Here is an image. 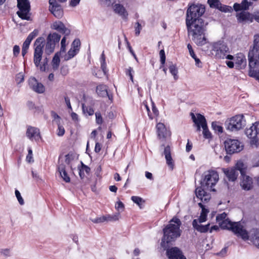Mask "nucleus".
I'll return each instance as SVG.
<instances>
[{"label": "nucleus", "mask_w": 259, "mask_h": 259, "mask_svg": "<svg viewBox=\"0 0 259 259\" xmlns=\"http://www.w3.org/2000/svg\"><path fill=\"white\" fill-rule=\"evenodd\" d=\"M71 155L70 154H67L65 156V163L66 164H69L71 160Z\"/></svg>", "instance_id": "nucleus-63"}, {"label": "nucleus", "mask_w": 259, "mask_h": 259, "mask_svg": "<svg viewBox=\"0 0 259 259\" xmlns=\"http://www.w3.org/2000/svg\"><path fill=\"white\" fill-rule=\"evenodd\" d=\"M61 55L60 53H56L52 61V66L53 69L55 71L58 70L60 63V56Z\"/></svg>", "instance_id": "nucleus-34"}, {"label": "nucleus", "mask_w": 259, "mask_h": 259, "mask_svg": "<svg viewBox=\"0 0 259 259\" xmlns=\"http://www.w3.org/2000/svg\"><path fill=\"white\" fill-rule=\"evenodd\" d=\"M222 171L229 181L235 182L238 176V172L234 167L224 168Z\"/></svg>", "instance_id": "nucleus-19"}, {"label": "nucleus", "mask_w": 259, "mask_h": 259, "mask_svg": "<svg viewBox=\"0 0 259 259\" xmlns=\"http://www.w3.org/2000/svg\"><path fill=\"white\" fill-rule=\"evenodd\" d=\"M51 28L60 33L65 34V35H68L70 32L69 29L66 28L62 22L59 21L54 22L51 26Z\"/></svg>", "instance_id": "nucleus-23"}, {"label": "nucleus", "mask_w": 259, "mask_h": 259, "mask_svg": "<svg viewBox=\"0 0 259 259\" xmlns=\"http://www.w3.org/2000/svg\"><path fill=\"white\" fill-rule=\"evenodd\" d=\"M80 45V40L78 39H75L72 42L71 48H74L77 51H79V47Z\"/></svg>", "instance_id": "nucleus-48"}, {"label": "nucleus", "mask_w": 259, "mask_h": 259, "mask_svg": "<svg viewBox=\"0 0 259 259\" xmlns=\"http://www.w3.org/2000/svg\"><path fill=\"white\" fill-rule=\"evenodd\" d=\"M205 10L204 6L201 4L191 5L187 10L186 22L202 19L200 17L204 13Z\"/></svg>", "instance_id": "nucleus-8"}, {"label": "nucleus", "mask_w": 259, "mask_h": 259, "mask_svg": "<svg viewBox=\"0 0 259 259\" xmlns=\"http://www.w3.org/2000/svg\"><path fill=\"white\" fill-rule=\"evenodd\" d=\"M96 92L99 96L105 97L108 95L107 87L105 85H99L97 87Z\"/></svg>", "instance_id": "nucleus-35"}, {"label": "nucleus", "mask_w": 259, "mask_h": 259, "mask_svg": "<svg viewBox=\"0 0 259 259\" xmlns=\"http://www.w3.org/2000/svg\"><path fill=\"white\" fill-rule=\"evenodd\" d=\"M131 199L134 202L137 204L139 206L144 202L142 198L138 196H132Z\"/></svg>", "instance_id": "nucleus-49"}, {"label": "nucleus", "mask_w": 259, "mask_h": 259, "mask_svg": "<svg viewBox=\"0 0 259 259\" xmlns=\"http://www.w3.org/2000/svg\"><path fill=\"white\" fill-rule=\"evenodd\" d=\"M208 3L211 8H215L218 9L222 5L219 0H208Z\"/></svg>", "instance_id": "nucleus-39"}, {"label": "nucleus", "mask_w": 259, "mask_h": 259, "mask_svg": "<svg viewBox=\"0 0 259 259\" xmlns=\"http://www.w3.org/2000/svg\"><path fill=\"white\" fill-rule=\"evenodd\" d=\"M105 221H107V217H105V216H103V217H100V218H97V219H95L92 220V221L95 223H101L104 222Z\"/></svg>", "instance_id": "nucleus-55"}, {"label": "nucleus", "mask_w": 259, "mask_h": 259, "mask_svg": "<svg viewBox=\"0 0 259 259\" xmlns=\"http://www.w3.org/2000/svg\"><path fill=\"white\" fill-rule=\"evenodd\" d=\"M225 149L228 153L233 154L241 151L243 145L238 140L229 139L224 142Z\"/></svg>", "instance_id": "nucleus-14"}, {"label": "nucleus", "mask_w": 259, "mask_h": 259, "mask_svg": "<svg viewBox=\"0 0 259 259\" xmlns=\"http://www.w3.org/2000/svg\"><path fill=\"white\" fill-rule=\"evenodd\" d=\"M37 34L38 31L36 30H34L33 31L31 32L24 42L22 49L28 50L31 41L37 35Z\"/></svg>", "instance_id": "nucleus-30"}, {"label": "nucleus", "mask_w": 259, "mask_h": 259, "mask_svg": "<svg viewBox=\"0 0 259 259\" xmlns=\"http://www.w3.org/2000/svg\"><path fill=\"white\" fill-rule=\"evenodd\" d=\"M234 167L236 169V170L240 171L241 176L245 175L246 173L247 165L241 160L238 161Z\"/></svg>", "instance_id": "nucleus-31"}, {"label": "nucleus", "mask_w": 259, "mask_h": 259, "mask_svg": "<svg viewBox=\"0 0 259 259\" xmlns=\"http://www.w3.org/2000/svg\"><path fill=\"white\" fill-rule=\"evenodd\" d=\"M227 213L225 212L218 214L216 218L217 221L219 224H220V222H223L225 220H227Z\"/></svg>", "instance_id": "nucleus-46"}, {"label": "nucleus", "mask_w": 259, "mask_h": 259, "mask_svg": "<svg viewBox=\"0 0 259 259\" xmlns=\"http://www.w3.org/2000/svg\"><path fill=\"white\" fill-rule=\"evenodd\" d=\"M187 48L189 52V54L192 58L195 57L196 55L193 51L192 47L190 44H188Z\"/></svg>", "instance_id": "nucleus-58"}, {"label": "nucleus", "mask_w": 259, "mask_h": 259, "mask_svg": "<svg viewBox=\"0 0 259 259\" xmlns=\"http://www.w3.org/2000/svg\"><path fill=\"white\" fill-rule=\"evenodd\" d=\"M114 11L123 18H125L127 16V13L124 7L121 4H116L114 6Z\"/></svg>", "instance_id": "nucleus-32"}, {"label": "nucleus", "mask_w": 259, "mask_h": 259, "mask_svg": "<svg viewBox=\"0 0 259 259\" xmlns=\"http://www.w3.org/2000/svg\"><path fill=\"white\" fill-rule=\"evenodd\" d=\"M96 115V121L97 124H101L103 122L102 117L101 114L100 112H96L95 113Z\"/></svg>", "instance_id": "nucleus-53"}, {"label": "nucleus", "mask_w": 259, "mask_h": 259, "mask_svg": "<svg viewBox=\"0 0 259 259\" xmlns=\"http://www.w3.org/2000/svg\"><path fill=\"white\" fill-rule=\"evenodd\" d=\"M120 218V213L117 212L112 215H108L107 217V221H118Z\"/></svg>", "instance_id": "nucleus-47"}, {"label": "nucleus", "mask_w": 259, "mask_h": 259, "mask_svg": "<svg viewBox=\"0 0 259 259\" xmlns=\"http://www.w3.org/2000/svg\"><path fill=\"white\" fill-rule=\"evenodd\" d=\"M198 205L201 208V212L199 218L197 219L199 223L205 222L206 221L207 214L209 212V210L204 207V206L201 202L198 203Z\"/></svg>", "instance_id": "nucleus-33"}, {"label": "nucleus", "mask_w": 259, "mask_h": 259, "mask_svg": "<svg viewBox=\"0 0 259 259\" xmlns=\"http://www.w3.org/2000/svg\"><path fill=\"white\" fill-rule=\"evenodd\" d=\"M49 10L56 18L59 19L62 17L63 11L61 6L57 3L55 0H49Z\"/></svg>", "instance_id": "nucleus-15"}, {"label": "nucleus", "mask_w": 259, "mask_h": 259, "mask_svg": "<svg viewBox=\"0 0 259 259\" xmlns=\"http://www.w3.org/2000/svg\"><path fill=\"white\" fill-rule=\"evenodd\" d=\"M136 25L137 26V27H136V29H135V33H136V35H139L140 33V31H141V30L142 29V26H141V24L139 22H137L136 23Z\"/></svg>", "instance_id": "nucleus-59"}, {"label": "nucleus", "mask_w": 259, "mask_h": 259, "mask_svg": "<svg viewBox=\"0 0 259 259\" xmlns=\"http://www.w3.org/2000/svg\"><path fill=\"white\" fill-rule=\"evenodd\" d=\"M219 225L221 228L231 231L236 235L241 237L244 240H247L248 239V234L247 231L240 222H232L227 219V220L220 222Z\"/></svg>", "instance_id": "nucleus-3"}, {"label": "nucleus", "mask_w": 259, "mask_h": 259, "mask_svg": "<svg viewBox=\"0 0 259 259\" xmlns=\"http://www.w3.org/2000/svg\"><path fill=\"white\" fill-rule=\"evenodd\" d=\"M65 102L67 106V107L70 109L72 110V107L70 104V99L68 97H65Z\"/></svg>", "instance_id": "nucleus-62"}, {"label": "nucleus", "mask_w": 259, "mask_h": 259, "mask_svg": "<svg viewBox=\"0 0 259 259\" xmlns=\"http://www.w3.org/2000/svg\"><path fill=\"white\" fill-rule=\"evenodd\" d=\"M44 42V38L40 37L35 40L34 44V52L33 62L36 67L39 66L40 70L42 71H46V64H47L48 62L47 58H46L45 59L46 60V63L44 62L42 65L40 64L42 59Z\"/></svg>", "instance_id": "nucleus-5"}, {"label": "nucleus", "mask_w": 259, "mask_h": 259, "mask_svg": "<svg viewBox=\"0 0 259 259\" xmlns=\"http://www.w3.org/2000/svg\"><path fill=\"white\" fill-rule=\"evenodd\" d=\"M28 153L26 156V161L29 162H32L33 161V157H32V151L31 149L28 150Z\"/></svg>", "instance_id": "nucleus-54"}, {"label": "nucleus", "mask_w": 259, "mask_h": 259, "mask_svg": "<svg viewBox=\"0 0 259 259\" xmlns=\"http://www.w3.org/2000/svg\"><path fill=\"white\" fill-rule=\"evenodd\" d=\"M20 52V48L18 46L15 45L13 48V54L15 56H17Z\"/></svg>", "instance_id": "nucleus-60"}, {"label": "nucleus", "mask_w": 259, "mask_h": 259, "mask_svg": "<svg viewBox=\"0 0 259 259\" xmlns=\"http://www.w3.org/2000/svg\"><path fill=\"white\" fill-rule=\"evenodd\" d=\"M190 115L193 121L195 123V125L197 126V130L198 131H200L201 127L203 129V135L204 137L206 139L210 138L211 133L208 129L205 117L199 113L195 114L192 112L190 113Z\"/></svg>", "instance_id": "nucleus-7"}, {"label": "nucleus", "mask_w": 259, "mask_h": 259, "mask_svg": "<svg viewBox=\"0 0 259 259\" xmlns=\"http://www.w3.org/2000/svg\"><path fill=\"white\" fill-rule=\"evenodd\" d=\"M156 130L158 137L162 141L165 140L170 136V132L166 129L162 123L159 122L157 124Z\"/></svg>", "instance_id": "nucleus-17"}, {"label": "nucleus", "mask_w": 259, "mask_h": 259, "mask_svg": "<svg viewBox=\"0 0 259 259\" xmlns=\"http://www.w3.org/2000/svg\"><path fill=\"white\" fill-rule=\"evenodd\" d=\"M250 239L252 244L259 248V230L252 229L248 235V239Z\"/></svg>", "instance_id": "nucleus-26"}, {"label": "nucleus", "mask_w": 259, "mask_h": 259, "mask_svg": "<svg viewBox=\"0 0 259 259\" xmlns=\"http://www.w3.org/2000/svg\"><path fill=\"white\" fill-rule=\"evenodd\" d=\"M245 134L250 139V144L253 148H257L258 146V135L259 134V122H255L248 128H246Z\"/></svg>", "instance_id": "nucleus-11"}, {"label": "nucleus", "mask_w": 259, "mask_h": 259, "mask_svg": "<svg viewBox=\"0 0 259 259\" xmlns=\"http://www.w3.org/2000/svg\"><path fill=\"white\" fill-rule=\"evenodd\" d=\"M26 135L27 137L31 141L36 142L40 139L39 130L35 127L28 126Z\"/></svg>", "instance_id": "nucleus-16"}, {"label": "nucleus", "mask_w": 259, "mask_h": 259, "mask_svg": "<svg viewBox=\"0 0 259 259\" xmlns=\"http://www.w3.org/2000/svg\"><path fill=\"white\" fill-rule=\"evenodd\" d=\"M237 17L240 22H252L253 20V15L245 11L238 14Z\"/></svg>", "instance_id": "nucleus-25"}, {"label": "nucleus", "mask_w": 259, "mask_h": 259, "mask_svg": "<svg viewBox=\"0 0 259 259\" xmlns=\"http://www.w3.org/2000/svg\"><path fill=\"white\" fill-rule=\"evenodd\" d=\"M78 51L74 48H71L67 54H65L63 56L64 59L66 61L69 60L72 58L77 53Z\"/></svg>", "instance_id": "nucleus-36"}, {"label": "nucleus", "mask_w": 259, "mask_h": 259, "mask_svg": "<svg viewBox=\"0 0 259 259\" xmlns=\"http://www.w3.org/2000/svg\"><path fill=\"white\" fill-rule=\"evenodd\" d=\"M240 186L245 191H249L253 188L252 178L246 174L241 176Z\"/></svg>", "instance_id": "nucleus-18"}, {"label": "nucleus", "mask_w": 259, "mask_h": 259, "mask_svg": "<svg viewBox=\"0 0 259 259\" xmlns=\"http://www.w3.org/2000/svg\"><path fill=\"white\" fill-rule=\"evenodd\" d=\"M30 87L35 92L42 93L45 92V88L42 84L37 82L34 77H31L29 79Z\"/></svg>", "instance_id": "nucleus-20"}, {"label": "nucleus", "mask_w": 259, "mask_h": 259, "mask_svg": "<svg viewBox=\"0 0 259 259\" xmlns=\"http://www.w3.org/2000/svg\"><path fill=\"white\" fill-rule=\"evenodd\" d=\"M101 68L104 74L106 73V65L105 63V56L104 52L101 55Z\"/></svg>", "instance_id": "nucleus-42"}, {"label": "nucleus", "mask_w": 259, "mask_h": 259, "mask_svg": "<svg viewBox=\"0 0 259 259\" xmlns=\"http://www.w3.org/2000/svg\"><path fill=\"white\" fill-rule=\"evenodd\" d=\"M249 70L259 67V34L254 35L253 47L248 54Z\"/></svg>", "instance_id": "nucleus-4"}, {"label": "nucleus", "mask_w": 259, "mask_h": 259, "mask_svg": "<svg viewBox=\"0 0 259 259\" xmlns=\"http://www.w3.org/2000/svg\"><path fill=\"white\" fill-rule=\"evenodd\" d=\"M61 38V35L54 32L50 33L47 38V42L45 47V53L50 55L55 50L56 44H58Z\"/></svg>", "instance_id": "nucleus-13"}, {"label": "nucleus", "mask_w": 259, "mask_h": 259, "mask_svg": "<svg viewBox=\"0 0 259 259\" xmlns=\"http://www.w3.org/2000/svg\"><path fill=\"white\" fill-rule=\"evenodd\" d=\"M159 55H160V58L161 63L163 65L165 63V59H166L165 53H164V51L163 50H161L160 51Z\"/></svg>", "instance_id": "nucleus-52"}, {"label": "nucleus", "mask_w": 259, "mask_h": 259, "mask_svg": "<svg viewBox=\"0 0 259 259\" xmlns=\"http://www.w3.org/2000/svg\"><path fill=\"white\" fill-rule=\"evenodd\" d=\"M102 145L99 142H96L95 147V151L96 153H99L101 150Z\"/></svg>", "instance_id": "nucleus-61"}, {"label": "nucleus", "mask_w": 259, "mask_h": 259, "mask_svg": "<svg viewBox=\"0 0 259 259\" xmlns=\"http://www.w3.org/2000/svg\"><path fill=\"white\" fill-rule=\"evenodd\" d=\"M207 24V23H205L203 19L186 22L188 35L191 37L192 40L198 46H202L207 42L205 36Z\"/></svg>", "instance_id": "nucleus-1"}, {"label": "nucleus", "mask_w": 259, "mask_h": 259, "mask_svg": "<svg viewBox=\"0 0 259 259\" xmlns=\"http://www.w3.org/2000/svg\"><path fill=\"white\" fill-rule=\"evenodd\" d=\"M57 124L58 125L57 135L59 137L63 136L65 133V129L64 127L61 124V122L57 123Z\"/></svg>", "instance_id": "nucleus-44"}, {"label": "nucleus", "mask_w": 259, "mask_h": 259, "mask_svg": "<svg viewBox=\"0 0 259 259\" xmlns=\"http://www.w3.org/2000/svg\"><path fill=\"white\" fill-rule=\"evenodd\" d=\"M58 171L60 173L61 177L64 181L68 183L70 182V178L68 176L65 168V164L63 163L62 160L60 159L59 160V165L58 167Z\"/></svg>", "instance_id": "nucleus-27"}, {"label": "nucleus", "mask_w": 259, "mask_h": 259, "mask_svg": "<svg viewBox=\"0 0 259 259\" xmlns=\"http://www.w3.org/2000/svg\"><path fill=\"white\" fill-rule=\"evenodd\" d=\"M163 154L169 168L170 170H172L174 168V162L171 156V151L169 146H167L164 148Z\"/></svg>", "instance_id": "nucleus-24"}, {"label": "nucleus", "mask_w": 259, "mask_h": 259, "mask_svg": "<svg viewBox=\"0 0 259 259\" xmlns=\"http://www.w3.org/2000/svg\"><path fill=\"white\" fill-rule=\"evenodd\" d=\"M213 50L215 52V56L220 59H227L233 60L234 57L228 54L230 53V49L228 46L223 42L218 41L213 44Z\"/></svg>", "instance_id": "nucleus-9"}, {"label": "nucleus", "mask_w": 259, "mask_h": 259, "mask_svg": "<svg viewBox=\"0 0 259 259\" xmlns=\"http://www.w3.org/2000/svg\"><path fill=\"white\" fill-rule=\"evenodd\" d=\"M181 222L180 220L176 218H173L169 224L163 229V237L162 240V245L164 246L165 243L174 241L181 235L180 229Z\"/></svg>", "instance_id": "nucleus-2"}, {"label": "nucleus", "mask_w": 259, "mask_h": 259, "mask_svg": "<svg viewBox=\"0 0 259 259\" xmlns=\"http://www.w3.org/2000/svg\"><path fill=\"white\" fill-rule=\"evenodd\" d=\"M115 207V209L118 211V212L120 213V212L123 211L124 205L121 201H118L116 203Z\"/></svg>", "instance_id": "nucleus-43"}, {"label": "nucleus", "mask_w": 259, "mask_h": 259, "mask_svg": "<svg viewBox=\"0 0 259 259\" xmlns=\"http://www.w3.org/2000/svg\"><path fill=\"white\" fill-rule=\"evenodd\" d=\"M78 168L79 170V174L81 179H83L85 177L84 172L89 174L90 171V168L82 162L81 167Z\"/></svg>", "instance_id": "nucleus-37"}, {"label": "nucleus", "mask_w": 259, "mask_h": 259, "mask_svg": "<svg viewBox=\"0 0 259 259\" xmlns=\"http://www.w3.org/2000/svg\"><path fill=\"white\" fill-rule=\"evenodd\" d=\"M212 128L220 133H222L223 132V127L219 125L216 122H213L211 124Z\"/></svg>", "instance_id": "nucleus-45"}, {"label": "nucleus", "mask_w": 259, "mask_h": 259, "mask_svg": "<svg viewBox=\"0 0 259 259\" xmlns=\"http://www.w3.org/2000/svg\"><path fill=\"white\" fill-rule=\"evenodd\" d=\"M219 180L218 173L213 170H209L205 171L203 174L202 185L207 189L214 191L212 187L216 185Z\"/></svg>", "instance_id": "nucleus-10"}, {"label": "nucleus", "mask_w": 259, "mask_h": 259, "mask_svg": "<svg viewBox=\"0 0 259 259\" xmlns=\"http://www.w3.org/2000/svg\"><path fill=\"white\" fill-rule=\"evenodd\" d=\"M169 69L170 72L173 75L174 78L175 80H177L178 78V70L175 65L172 64L169 66Z\"/></svg>", "instance_id": "nucleus-40"}, {"label": "nucleus", "mask_w": 259, "mask_h": 259, "mask_svg": "<svg viewBox=\"0 0 259 259\" xmlns=\"http://www.w3.org/2000/svg\"><path fill=\"white\" fill-rule=\"evenodd\" d=\"M15 195H16V196L19 203L21 205H23L24 204V200L21 196L20 193L19 192V191L18 190H15Z\"/></svg>", "instance_id": "nucleus-51"}, {"label": "nucleus", "mask_w": 259, "mask_h": 259, "mask_svg": "<svg viewBox=\"0 0 259 259\" xmlns=\"http://www.w3.org/2000/svg\"><path fill=\"white\" fill-rule=\"evenodd\" d=\"M246 125V120L243 114L236 115L225 122L227 130L231 132H237L242 129Z\"/></svg>", "instance_id": "nucleus-6"}, {"label": "nucleus", "mask_w": 259, "mask_h": 259, "mask_svg": "<svg viewBox=\"0 0 259 259\" xmlns=\"http://www.w3.org/2000/svg\"><path fill=\"white\" fill-rule=\"evenodd\" d=\"M16 80L18 83H20L23 81V75L22 74L19 73L17 75Z\"/></svg>", "instance_id": "nucleus-64"}, {"label": "nucleus", "mask_w": 259, "mask_h": 259, "mask_svg": "<svg viewBox=\"0 0 259 259\" xmlns=\"http://www.w3.org/2000/svg\"><path fill=\"white\" fill-rule=\"evenodd\" d=\"M82 108L83 112L84 114H88V115H92L94 113V110L92 107H86L84 104L82 105Z\"/></svg>", "instance_id": "nucleus-38"}, {"label": "nucleus", "mask_w": 259, "mask_h": 259, "mask_svg": "<svg viewBox=\"0 0 259 259\" xmlns=\"http://www.w3.org/2000/svg\"><path fill=\"white\" fill-rule=\"evenodd\" d=\"M52 115L54 118V120L56 123H59L61 122V118L57 113L53 112Z\"/></svg>", "instance_id": "nucleus-57"}, {"label": "nucleus", "mask_w": 259, "mask_h": 259, "mask_svg": "<svg viewBox=\"0 0 259 259\" xmlns=\"http://www.w3.org/2000/svg\"><path fill=\"white\" fill-rule=\"evenodd\" d=\"M67 46L66 44V39L65 36L63 37L61 41V48L60 51L58 53H60V54H62L65 53L66 51V46Z\"/></svg>", "instance_id": "nucleus-41"}, {"label": "nucleus", "mask_w": 259, "mask_h": 259, "mask_svg": "<svg viewBox=\"0 0 259 259\" xmlns=\"http://www.w3.org/2000/svg\"><path fill=\"white\" fill-rule=\"evenodd\" d=\"M166 253L169 259H186L177 247H172L167 250Z\"/></svg>", "instance_id": "nucleus-21"}, {"label": "nucleus", "mask_w": 259, "mask_h": 259, "mask_svg": "<svg viewBox=\"0 0 259 259\" xmlns=\"http://www.w3.org/2000/svg\"><path fill=\"white\" fill-rule=\"evenodd\" d=\"M17 7L19 10L17 12L18 16L22 19H30V3L28 0H17Z\"/></svg>", "instance_id": "nucleus-12"}, {"label": "nucleus", "mask_w": 259, "mask_h": 259, "mask_svg": "<svg viewBox=\"0 0 259 259\" xmlns=\"http://www.w3.org/2000/svg\"><path fill=\"white\" fill-rule=\"evenodd\" d=\"M0 253L2 255L6 257H9L11 255V250L8 248L2 249L0 250Z\"/></svg>", "instance_id": "nucleus-50"}, {"label": "nucleus", "mask_w": 259, "mask_h": 259, "mask_svg": "<svg viewBox=\"0 0 259 259\" xmlns=\"http://www.w3.org/2000/svg\"><path fill=\"white\" fill-rule=\"evenodd\" d=\"M219 9L222 11L225 12H231L232 11V9L231 7H228L226 6H222V5L219 8Z\"/></svg>", "instance_id": "nucleus-56"}, {"label": "nucleus", "mask_w": 259, "mask_h": 259, "mask_svg": "<svg viewBox=\"0 0 259 259\" xmlns=\"http://www.w3.org/2000/svg\"><path fill=\"white\" fill-rule=\"evenodd\" d=\"M192 226L197 231L201 233H205L209 229V224H208L206 225H202L201 223H199L198 220L195 219L193 221Z\"/></svg>", "instance_id": "nucleus-28"}, {"label": "nucleus", "mask_w": 259, "mask_h": 259, "mask_svg": "<svg viewBox=\"0 0 259 259\" xmlns=\"http://www.w3.org/2000/svg\"><path fill=\"white\" fill-rule=\"evenodd\" d=\"M196 197L202 202H207L210 199V195L206 192L202 187H198L195 189Z\"/></svg>", "instance_id": "nucleus-22"}, {"label": "nucleus", "mask_w": 259, "mask_h": 259, "mask_svg": "<svg viewBox=\"0 0 259 259\" xmlns=\"http://www.w3.org/2000/svg\"><path fill=\"white\" fill-rule=\"evenodd\" d=\"M235 64L240 68H244L246 65V59L245 56L242 53H238L235 57Z\"/></svg>", "instance_id": "nucleus-29"}]
</instances>
